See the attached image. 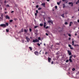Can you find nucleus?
<instances>
[{"instance_id": "1", "label": "nucleus", "mask_w": 79, "mask_h": 79, "mask_svg": "<svg viewBox=\"0 0 79 79\" xmlns=\"http://www.w3.org/2000/svg\"><path fill=\"white\" fill-rule=\"evenodd\" d=\"M6 26H8V23H6ZM6 24H1L0 25V26H1V27H6Z\"/></svg>"}, {"instance_id": "2", "label": "nucleus", "mask_w": 79, "mask_h": 79, "mask_svg": "<svg viewBox=\"0 0 79 79\" xmlns=\"http://www.w3.org/2000/svg\"><path fill=\"white\" fill-rule=\"evenodd\" d=\"M39 42V40L37 39L33 40V42H34V43H35V42Z\"/></svg>"}, {"instance_id": "3", "label": "nucleus", "mask_w": 79, "mask_h": 79, "mask_svg": "<svg viewBox=\"0 0 79 79\" xmlns=\"http://www.w3.org/2000/svg\"><path fill=\"white\" fill-rule=\"evenodd\" d=\"M26 39L27 41V42H29V40H30V38H28V36H26Z\"/></svg>"}, {"instance_id": "4", "label": "nucleus", "mask_w": 79, "mask_h": 79, "mask_svg": "<svg viewBox=\"0 0 79 79\" xmlns=\"http://www.w3.org/2000/svg\"><path fill=\"white\" fill-rule=\"evenodd\" d=\"M34 54L35 55H37V56H38L39 55V52H38L37 51H35L34 52Z\"/></svg>"}, {"instance_id": "5", "label": "nucleus", "mask_w": 79, "mask_h": 79, "mask_svg": "<svg viewBox=\"0 0 79 79\" xmlns=\"http://www.w3.org/2000/svg\"><path fill=\"white\" fill-rule=\"evenodd\" d=\"M68 52L69 53V55L70 56L71 55V51H69V50H68Z\"/></svg>"}, {"instance_id": "6", "label": "nucleus", "mask_w": 79, "mask_h": 79, "mask_svg": "<svg viewBox=\"0 0 79 79\" xmlns=\"http://www.w3.org/2000/svg\"><path fill=\"white\" fill-rule=\"evenodd\" d=\"M48 61L49 62V63H51V60H52V59H51V58H50L49 57H48Z\"/></svg>"}, {"instance_id": "7", "label": "nucleus", "mask_w": 79, "mask_h": 79, "mask_svg": "<svg viewBox=\"0 0 79 79\" xmlns=\"http://www.w3.org/2000/svg\"><path fill=\"white\" fill-rule=\"evenodd\" d=\"M6 19H10V17H9V16H8V15H6Z\"/></svg>"}, {"instance_id": "8", "label": "nucleus", "mask_w": 79, "mask_h": 79, "mask_svg": "<svg viewBox=\"0 0 79 79\" xmlns=\"http://www.w3.org/2000/svg\"><path fill=\"white\" fill-rule=\"evenodd\" d=\"M41 5L43 6L44 7H45V3H43L41 4Z\"/></svg>"}, {"instance_id": "9", "label": "nucleus", "mask_w": 79, "mask_h": 79, "mask_svg": "<svg viewBox=\"0 0 79 79\" xmlns=\"http://www.w3.org/2000/svg\"><path fill=\"white\" fill-rule=\"evenodd\" d=\"M69 5H71V6H73V2H69Z\"/></svg>"}, {"instance_id": "10", "label": "nucleus", "mask_w": 79, "mask_h": 79, "mask_svg": "<svg viewBox=\"0 0 79 79\" xmlns=\"http://www.w3.org/2000/svg\"><path fill=\"white\" fill-rule=\"evenodd\" d=\"M47 25H46V23L44 22V28L45 27V26H46Z\"/></svg>"}, {"instance_id": "11", "label": "nucleus", "mask_w": 79, "mask_h": 79, "mask_svg": "<svg viewBox=\"0 0 79 79\" xmlns=\"http://www.w3.org/2000/svg\"><path fill=\"white\" fill-rule=\"evenodd\" d=\"M48 23H51V24H52L53 23V22H52V21H50V20H48Z\"/></svg>"}, {"instance_id": "12", "label": "nucleus", "mask_w": 79, "mask_h": 79, "mask_svg": "<svg viewBox=\"0 0 79 79\" xmlns=\"http://www.w3.org/2000/svg\"><path fill=\"white\" fill-rule=\"evenodd\" d=\"M23 28H22L21 30V31H19L20 33H21V32H23Z\"/></svg>"}, {"instance_id": "13", "label": "nucleus", "mask_w": 79, "mask_h": 79, "mask_svg": "<svg viewBox=\"0 0 79 79\" xmlns=\"http://www.w3.org/2000/svg\"><path fill=\"white\" fill-rule=\"evenodd\" d=\"M73 22H70L69 24V26H71V24H73Z\"/></svg>"}, {"instance_id": "14", "label": "nucleus", "mask_w": 79, "mask_h": 79, "mask_svg": "<svg viewBox=\"0 0 79 79\" xmlns=\"http://www.w3.org/2000/svg\"><path fill=\"white\" fill-rule=\"evenodd\" d=\"M69 61H70V62H71V63H72V62L73 61H72V60L71 59V58L69 59Z\"/></svg>"}, {"instance_id": "15", "label": "nucleus", "mask_w": 79, "mask_h": 79, "mask_svg": "<svg viewBox=\"0 0 79 79\" xmlns=\"http://www.w3.org/2000/svg\"><path fill=\"white\" fill-rule=\"evenodd\" d=\"M73 46H74V47H77H77H79V45H78V44H74V45H73Z\"/></svg>"}, {"instance_id": "16", "label": "nucleus", "mask_w": 79, "mask_h": 79, "mask_svg": "<svg viewBox=\"0 0 79 79\" xmlns=\"http://www.w3.org/2000/svg\"><path fill=\"white\" fill-rule=\"evenodd\" d=\"M72 45H73L74 44V40H73L72 42Z\"/></svg>"}, {"instance_id": "17", "label": "nucleus", "mask_w": 79, "mask_h": 79, "mask_svg": "<svg viewBox=\"0 0 79 79\" xmlns=\"http://www.w3.org/2000/svg\"><path fill=\"white\" fill-rule=\"evenodd\" d=\"M72 71H74L76 70V69H75L74 68H73V69H72Z\"/></svg>"}, {"instance_id": "18", "label": "nucleus", "mask_w": 79, "mask_h": 79, "mask_svg": "<svg viewBox=\"0 0 79 79\" xmlns=\"http://www.w3.org/2000/svg\"><path fill=\"white\" fill-rule=\"evenodd\" d=\"M6 31L7 32H9V30L8 29H6Z\"/></svg>"}, {"instance_id": "19", "label": "nucleus", "mask_w": 79, "mask_h": 79, "mask_svg": "<svg viewBox=\"0 0 79 79\" xmlns=\"http://www.w3.org/2000/svg\"><path fill=\"white\" fill-rule=\"evenodd\" d=\"M37 45H38V46H39V47H40V44L39 43H37Z\"/></svg>"}, {"instance_id": "20", "label": "nucleus", "mask_w": 79, "mask_h": 79, "mask_svg": "<svg viewBox=\"0 0 79 79\" xmlns=\"http://www.w3.org/2000/svg\"><path fill=\"white\" fill-rule=\"evenodd\" d=\"M61 16L62 17H63V18H64V14H62Z\"/></svg>"}, {"instance_id": "21", "label": "nucleus", "mask_w": 79, "mask_h": 79, "mask_svg": "<svg viewBox=\"0 0 79 79\" xmlns=\"http://www.w3.org/2000/svg\"><path fill=\"white\" fill-rule=\"evenodd\" d=\"M40 26H43V24L42 23H40Z\"/></svg>"}, {"instance_id": "22", "label": "nucleus", "mask_w": 79, "mask_h": 79, "mask_svg": "<svg viewBox=\"0 0 79 79\" xmlns=\"http://www.w3.org/2000/svg\"><path fill=\"white\" fill-rule=\"evenodd\" d=\"M29 48L30 49V50L31 51L32 50V48L30 47H29Z\"/></svg>"}, {"instance_id": "23", "label": "nucleus", "mask_w": 79, "mask_h": 79, "mask_svg": "<svg viewBox=\"0 0 79 79\" xmlns=\"http://www.w3.org/2000/svg\"><path fill=\"white\" fill-rule=\"evenodd\" d=\"M6 7H10V6H9V5L8 4L6 5Z\"/></svg>"}, {"instance_id": "24", "label": "nucleus", "mask_w": 79, "mask_h": 79, "mask_svg": "<svg viewBox=\"0 0 79 79\" xmlns=\"http://www.w3.org/2000/svg\"><path fill=\"white\" fill-rule=\"evenodd\" d=\"M64 24L65 25H67V24H68V22H65L64 23Z\"/></svg>"}, {"instance_id": "25", "label": "nucleus", "mask_w": 79, "mask_h": 79, "mask_svg": "<svg viewBox=\"0 0 79 79\" xmlns=\"http://www.w3.org/2000/svg\"><path fill=\"white\" fill-rule=\"evenodd\" d=\"M38 10H42V8H41L40 7H39L38 8Z\"/></svg>"}, {"instance_id": "26", "label": "nucleus", "mask_w": 79, "mask_h": 79, "mask_svg": "<svg viewBox=\"0 0 79 79\" xmlns=\"http://www.w3.org/2000/svg\"><path fill=\"white\" fill-rule=\"evenodd\" d=\"M10 23H12L13 22V20H10L9 21Z\"/></svg>"}, {"instance_id": "27", "label": "nucleus", "mask_w": 79, "mask_h": 79, "mask_svg": "<svg viewBox=\"0 0 79 79\" xmlns=\"http://www.w3.org/2000/svg\"><path fill=\"white\" fill-rule=\"evenodd\" d=\"M24 31L25 32H27V30L25 29H24Z\"/></svg>"}, {"instance_id": "28", "label": "nucleus", "mask_w": 79, "mask_h": 79, "mask_svg": "<svg viewBox=\"0 0 79 79\" xmlns=\"http://www.w3.org/2000/svg\"><path fill=\"white\" fill-rule=\"evenodd\" d=\"M70 48L71 50H73V49H74V48L70 47Z\"/></svg>"}, {"instance_id": "29", "label": "nucleus", "mask_w": 79, "mask_h": 79, "mask_svg": "<svg viewBox=\"0 0 79 79\" xmlns=\"http://www.w3.org/2000/svg\"><path fill=\"white\" fill-rule=\"evenodd\" d=\"M36 27H38V26H35L34 27V28L36 29Z\"/></svg>"}, {"instance_id": "30", "label": "nucleus", "mask_w": 79, "mask_h": 79, "mask_svg": "<svg viewBox=\"0 0 79 79\" xmlns=\"http://www.w3.org/2000/svg\"><path fill=\"white\" fill-rule=\"evenodd\" d=\"M63 8H64V7H65V6H65L64 4H63Z\"/></svg>"}, {"instance_id": "31", "label": "nucleus", "mask_w": 79, "mask_h": 79, "mask_svg": "<svg viewBox=\"0 0 79 79\" xmlns=\"http://www.w3.org/2000/svg\"><path fill=\"white\" fill-rule=\"evenodd\" d=\"M72 57H73V55H71V56H70L69 58H72Z\"/></svg>"}, {"instance_id": "32", "label": "nucleus", "mask_w": 79, "mask_h": 79, "mask_svg": "<svg viewBox=\"0 0 79 79\" xmlns=\"http://www.w3.org/2000/svg\"><path fill=\"white\" fill-rule=\"evenodd\" d=\"M69 47H71V45H70V44H69V45H68Z\"/></svg>"}, {"instance_id": "33", "label": "nucleus", "mask_w": 79, "mask_h": 79, "mask_svg": "<svg viewBox=\"0 0 79 79\" xmlns=\"http://www.w3.org/2000/svg\"><path fill=\"white\" fill-rule=\"evenodd\" d=\"M29 31L30 32H31L32 31V29L31 28H29Z\"/></svg>"}, {"instance_id": "34", "label": "nucleus", "mask_w": 79, "mask_h": 79, "mask_svg": "<svg viewBox=\"0 0 79 79\" xmlns=\"http://www.w3.org/2000/svg\"><path fill=\"white\" fill-rule=\"evenodd\" d=\"M14 21H16V20H17V19L16 18H14Z\"/></svg>"}, {"instance_id": "35", "label": "nucleus", "mask_w": 79, "mask_h": 79, "mask_svg": "<svg viewBox=\"0 0 79 79\" xmlns=\"http://www.w3.org/2000/svg\"><path fill=\"white\" fill-rule=\"evenodd\" d=\"M79 2L78 1H77L76 2V4H78V3H79Z\"/></svg>"}, {"instance_id": "36", "label": "nucleus", "mask_w": 79, "mask_h": 79, "mask_svg": "<svg viewBox=\"0 0 79 79\" xmlns=\"http://www.w3.org/2000/svg\"><path fill=\"white\" fill-rule=\"evenodd\" d=\"M68 61H69V60H67L66 61V63H68Z\"/></svg>"}, {"instance_id": "37", "label": "nucleus", "mask_w": 79, "mask_h": 79, "mask_svg": "<svg viewBox=\"0 0 79 79\" xmlns=\"http://www.w3.org/2000/svg\"><path fill=\"white\" fill-rule=\"evenodd\" d=\"M73 57L74 58H76V56L75 55H73Z\"/></svg>"}, {"instance_id": "38", "label": "nucleus", "mask_w": 79, "mask_h": 79, "mask_svg": "<svg viewBox=\"0 0 79 79\" xmlns=\"http://www.w3.org/2000/svg\"><path fill=\"white\" fill-rule=\"evenodd\" d=\"M57 7H58L57 6H55V8L56 9H57Z\"/></svg>"}, {"instance_id": "39", "label": "nucleus", "mask_w": 79, "mask_h": 79, "mask_svg": "<svg viewBox=\"0 0 79 79\" xmlns=\"http://www.w3.org/2000/svg\"><path fill=\"white\" fill-rule=\"evenodd\" d=\"M59 58V56H56V58H57V59H58Z\"/></svg>"}, {"instance_id": "40", "label": "nucleus", "mask_w": 79, "mask_h": 79, "mask_svg": "<svg viewBox=\"0 0 79 79\" xmlns=\"http://www.w3.org/2000/svg\"><path fill=\"white\" fill-rule=\"evenodd\" d=\"M48 27H49L47 26V27H46L45 28L46 29H48Z\"/></svg>"}, {"instance_id": "41", "label": "nucleus", "mask_w": 79, "mask_h": 79, "mask_svg": "<svg viewBox=\"0 0 79 79\" xmlns=\"http://www.w3.org/2000/svg\"><path fill=\"white\" fill-rule=\"evenodd\" d=\"M68 35L69 36V37H71V34H68Z\"/></svg>"}, {"instance_id": "42", "label": "nucleus", "mask_w": 79, "mask_h": 79, "mask_svg": "<svg viewBox=\"0 0 79 79\" xmlns=\"http://www.w3.org/2000/svg\"><path fill=\"white\" fill-rule=\"evenodd\" d=\"M38 39L39 40H40V37H39L38 38Z\"/></svg>"}, {"instance_id": "43", "label": "nucleus", "mask_w": 79, "mask_h": 79, "mask_svg": "<svg viewBox=\"0 0 79 79\" xmlns=\"http://www.w3.org/2000/svg\"><path fill=\"white\" fill-rule=\"evenodd\" d=\"M57 5H60V2H57Z\"/></svg>"}, {"instance_id": "44", "label": "nucleus", "mask_w": 79, "mask_h": 79, "mask_svg": "<svg viewBox=\"0 0 79 79\" xmlns=\"http://www.w3.org/2000/svg\"><path fill=\"white\" fill-rule=\"evenodd\" d=\"M53 63H54L53 61H52V62H51V64H53Z\"/></svg>"}, {"instance_id": "45", "label": "nucleus", "mask_w": 79, "mask_h": 79, "mask_svg": "<svg viewBox=\"0 0 79 79\" xmlns=\"http://www.w3.org/2000/svg\"><path fill=\"white\" fill-rule=\"evenodd\" d=\"M36 6V8H37L39 7V6L37 5Z\"/></svg>"}, {"instance_id": "46", "label": "nucleus", "mask_w": 79, "mask_h": 79, "mask_svg": "<svg viewBox=\"0 0 79 79\" xmlns=\"http://www.w3.org/2000/svg\"><path fill=\"white\" fill-rule=\"evenodd\" d=\"M46 35L48 36V34L47 33H46Z\"/></svg>"}, {"instance_id": "47", "label": "nucleus", "mask_w": 79, "mask_h": 79, "mask_svg": "<svg viewBox=\"0 0 79 79\" xmlns=\"http://www.w3.org/2000/svg\"><path fill=\"white\" fill-rule=\"evenodd\" d=\"M36 12L37 13H38V10H36Z\"/></svg>"}, {"instance_id": "48", "label": "nucleus", "mask_w": 79, "mask_h": 79, "mask_svg": "<svg viewBox=\"0 0 79 79\" xmlns=\"http://www.w3.org/2000/svg\"><path fill=\"white\" fill-rule=\"evenodd\" d=\"M35 15L36 16H37V13H35Z\"/></svg>"}, {"instance_id": "49", "label": "nucleus", "mask_w": 79, "mask_h": 79, "mask_svg": "<svg viewBox=\"0 0 79 79\" xmlns=\"http://www.w3.org/2000/svg\"><path fill=\"white\" fill-rule=\"evenodd\" d=\"M47 52H46L45 53V55H47Z\"/></svg>"}, {"instance_id": "50", "label": "nucleus", "mask_w": 79, "mask_h": 79, "mask_svg": "<svg viewBox=\"0 0 79 79\" xmlns=\"http://www.w3.org/2000/svg\"><path fill=\"white\" fill-rule=\"evenodd\" d=\"M41 50H40V53H40V55L41 54V53H40V52H41Z\"/></svg>"}, {"instance_id": "51", "label": "nucleus", "mask_w": 79, "mask_h": 79, "mask_svg": "<svg viewBox=\"0 0 79 79\" xmlns=\"http://www.w3.org/2000/svg\"><path fill=\"white\" fill-rule=\"evenodd\" d=\"M69 40H71V38H70V37H69Z\"/></svg>"}, {"instance_id": "52", "label": "nucleus", "mask_w": 79, "mask_h": 79, "mask_svg": "<svg viewBox=\"0 0 79 79\" xmlns=\"http://www.w3.org/2000/svg\"><path fill=\"white\" fill-rule=\"evenodd\" d=\"M6 0H5V1L4 2V3H6Z\"/></svg>"}, {"instance_id": "53", "label": "nucleus", "mask_w": 79, "mask_h": 79, "mask_svg": "<svg viewBox=\"0 0 79 79\" xmlns=\"http://www.w3.org/2000/svg\"><path fill=\"white\" fill-rule=\"evenodd\" d=\"M14 11H12L11 12V13H14Z\"/></svg>"}, {"instance_id": "54", "label": "nucleus", "mask_w": 79, "mask_h": 79, "mask_svg": "<svg viewBox=\"0 0 79 79\" xmlns=\"http://www.w3.org/2000/svg\"><path fill=\"white\" fill-rule=\"evenodd\" d=\"M63 35H64V36H66V34H64Z\"/></svg>"}, {"instance_id": "55", "label": "nucleus", "mask_w": 79, "mask_h": 79, "mask_svg": "<svg viewBox=\"0 0 79 79\" xmlns=\"http://www.w3.org/2000/svg\"><path fill=\"white\" fill-rule=\"evenodd\" d=\"M44 46H46V44H44Z\"/></svg>"}, {"instance_id": "56", "label": "nucleus", "mask_w": 79, "mask_h": 79, "mask_svg": "<svg viewBox=\"0 0 79 79\" xmlns=\"http://www.w3.org/2000/svg\"><path fill=\"white\" fill-rule=\"evenodd\" d=\"M47 2H50V0H47Z\"/></svg>"}, {"instance_id": "57", "label": "nucleus", "mask_w": 79, "mask_h": 79, "mask_svg": "<svg viewBox=\"0 0 79 79\" xmlns=\"http://www.w3.org/2000/svg\"><path fill=\"white\" fill-rule=\"evenodd\" d=\"M77 22L78 23H79V19L77 20Z\"/></svg>"}, {"instance_id": "58", "label": "nucleus", "mask_w": 79, "mask_h": 79, "mask_svg": "<svg viewBox=\"0 0 79 79\" xmlns=\"http://www.w3.org/2000/svg\"><path fill=\"white\" fill-rule=\"evenodd\" d=\"M63 2H64L65 1V0H62Z\"/></svg>"}, {"instance_id": "59", "label": "nucleus", "mask_w": 79, "mask_h": 79, "mask_svg": "<svg viewBox=\"0 0 79 79\" xmlns=\"http://www.w3.org/2000/svg\"><path fill=\"white\" fill-rule=\"evenodd\" d=\"M75 35H77V33H76V34H75Z\"/></svg>"}, {"instance_id": "60", "label": "nucleus", "mask_w": 79, "mask_h": 79, "mask_svg": "<svg viewBox=\"0 0 79 79\" xmlns=\"http://www.w3.org/2000/svg\"><path fill=\"white\" fill-rule=\"evenodd\" d=\"M77 37H78V39H79V36H77Z\"/></svg>"}, {"instance_id": "61", "label": "nucleus", "mask_w": 79, "mask_h": 79, "mask_svg": "<svg viewBox=\"0 0 79 79\" xmlns=\"http://www.w3.org/2000/svg\"><path fill=\"white\" fill-rule=\"evenodd\" d=\"M6 13H7L6 12H5V14H6Z\"/></svg>"}, {"instance_id": "62", "label": "nucleus", "mask_w": 79, "mask_h": 79, "mask_svg": "<svg viewBox=\"0 0 79 79\" xmlns=\"http://www.w3.org/2000/svg\"><path fill=\"white\" fill-rule=\"evenodd\" d=\"M74 18V16H72V18Z\"/></svg>"}, {"instance_id": "63", "label": "nucleus", "mask_w": 79, "mask_h": 79, "mask_svg": "<svg viewBox=\"0 0 79 79\" xmlns=\"http://www.w3.org/2000/svg\"><path fill=\"white\" fill-rule=\"evenodd\" d=\"M57 45H59V43H57Z\"/></svg>"}, {"instance_id": "64", "label": "nucleus", "mask_w": 79, "mask_h": 79, "mask_svg": "<svg viewBox=\"0 0 79 79\" xmlns=\"http://www.w3.org/2000/svg\"><path fill=\"white\" fill-rule=\"evenodd\" d=\"M77 1L78 2H79V0H78Z\"/></svg>"}]
</instances>
